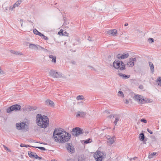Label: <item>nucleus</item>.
<instances>
[{
    "label": "nucleus",
    "mask_w": 161,
    "mask_h": 161,
    "mask_svg": "<svg viewBox=\"0 0 161 161\" xmlns=\"http://www.w3.org/2000/svg\"><path fill=\"white\" fill-rule=\"evenodd\" d=\"M115 114H111L109 116H108V118H114L115 117V116H114V115H115Z\"/></svg>",
    "instance_id": "nucleus-40"
},
{
    "label": "nucleus",
    "mask_w": 161,
    "mask_h": 161,
    "mask_svg": "<svg viewBox=\"0 0 161 161\" xmlns=\"http://www.w3.org/2000/svg\"><path fill=\"white\" fill-rule=\"evenodd\" d=\"M85 159L84 158V156L81 155L78 157V161H85Z\"/></svg>",
    "instance_id": "nucleus-27"
},
{
    "label": "nucleus",
    "mask_w": 161,
    "mask_h": 161,
    "mask_svg": "<svg viewBox=\"0 0 161 161\" xmlns=\"http://www.w3.org/2000/svg\"><path fill=\"white\" fill-rule=\"evenodd\" d=\"M86 115V113L85 112H80V111H78L77 112V114H76V117H85V115Z\"/></svg>",
    "instance_id": "nucleus-16"
},
{
    "label": "nucleus",
    "mask_w": 161,
    "mask_h": 161,
    "mask_svg": "<svg viewBox=\"0 0 161 161\" xmlns=\"http://www.w3.org/2000/svg\"><path fill=\"white\" fill-rule=\"evenodd\" d=\"M16 127L18 130H21L25 128L28 129V126L24 122L17 123L16 124Z\"/></svg>",
    "instance_id": "nucleus-6"
},
{
    "label": "nucleus",
    "mask_w": 161,
    "mask_h": 161,
    "mask_svg": "<svg viewBox=\"0 0 161 161\" xmlns=\"http://www.w3.org/2000/svg\"><path fill=\"white\" fill-rule=\"evenodd\" d=\"M83 133V130L78 127L74 128L71 131V134L76 137L82 134Z\"/></svg>",
    "instance_id": "nucleus-3"
},
{
    "label": "nucleus",
    "mask_w": 161,
    "mask_h": 161,
    "mask_svg": "<svg viewBox=\"0 0 161 161\" xmlns=\"http://www.w3.org/2000/svg\"><path fill=\"white\" fill-rule=\"evenodd\" d=\"M33 33L34 34L41 36L42 33L38 31L36 29H34L33 31Z\"/></svg>",
    "instance_id": "nucleus-22"
},
{
    "label": "nucleus",
    "mask_w": 161,
    "mask_h": 161,
    "mask_svg": "<svg viewBox=\"0 0 161 161\" xmlns=\"http://www.w3.org/2000/svg\"><path fill=\"white\" fill-rule=\"evenodd\" d=\"M156 154H157V153H156V152L153 153L149 155L148 158H151L153 157V156H155Z\"/></svg>",
    "instance_id": "nucleus-32"
},
{
    "label": "nucleus",
    "mask_w": 161,
    "mask_h": 161,
    "mask_svg": "<svg viewBox=\"0 0 161 161\" xmlns=\"http://www.w3.org/2000/svg\"><path fill=\"white\" fill-rule=\"evenodd\" d=\"M76 99L77 100H83L84 99V97L83 96H82V95H79L77 97Z\"/></svg>",
    "instance_id": "nucleus-29"
},
{
    "label": "nucleus",
    "mask_w": 161,
    "mask_h": 161,
    "mask_svg": "<svg viewBox=\"0 0 161 161\" xmlns=\"http://www.w3.org/2000/svg\"><path fill=\"white\" fill-rule=\"evenodd\" d=\"M118 75L120 76V77H122L123 78H124V75L125 74H122L121 73H119L118 74Z\"/></svg>",
    "instance_id": "nucleus-43"
},
{
    "label": "nucleus",
    "mask_w": 161,
    "mask_h": 161,
    "mask_svg": "<svg viewBox=\"0 0 161 161\" xmlns=\"http://www.w3.org/2000/svg\"><path fill=\"white\" fill-rule=\"evenodd\" d=\"M118 95L119 96H122V97H124V94L122 92L119 91L118 93Z\"/></svg>",
    "instance_id": "nucleus-33"
},
{
    "label": "nucleus",
    "mask_w": 161,
    "mask_h": 161,
    "mask_svg": "<svg viewBox=\"0 0 161 161\" xmlns=\"http://www.w3.org/2000/svg\"><path fill=\"white\" fill-rule=\"evenodd\" d=\"M134 99L137 102L139 103L142 104V100H143V97L139 95H136L134 97Z\"/></svg>",
    "instance_id": "nucleus-9"
},
{
    "label": "nucleus",
    "mask_w": 161,
    "mask_h": 161,
    "mask_svg": "<svg viewBox=\"0 0 161 161\" xmlns=\"http://www.w3.org/2000/svg\"><path fill=\"white\" fill-rule=\"evenodd\" d=\"M129 101L127 99L126 100L125 102V103H126V104L129 103Z\"/></svg>",
    "instance_id": "nucleus-51"
},
{
    "label": "nucleus",
    "mask_w": 161,
    "mask_h": 161,
    "mask_svg": "<svg viewBox=\"0 0 161 161\" xmlns=\"http://www.w3.org/2000/svg\"><path fill=\"white\" fill-rule=\"evenodd\" d=\"M69 34L66 32H64L63 34V36H68Z\"/></svg>",
    "instance_id": "nucleus-44"
},
{
    "label": "nucleus",
    "mask_w": 161,
    "mask_h": 161,
    "mask_svg": "<svg viewBox=\"0 0 161 161\" xmlns=\"http://www.w3.org/2000/svg\"><path fill=\"white\" fill-rule=\"evenodd\" d=\"M156 82L158 84V85L161 86V77H158L156 80Z\"/></svg>",
    "instance_id": "nucleus-25"
},
{
    "label": "nucleus",
    "mask_w": 161,
    "mask_h": 161,
    "mask_svg": "<svg viewBox=\"0 0 161 161\" xmlns=\"http://www.w3.org/2000/svg\"><path fill=\"white\" fill-rule=\"evenodd\" d=\"M71 135L64 131L62 129H57L53 132V137L55 141H59L61 143H64L68 141L70 138Z\"/></svg>",
    "instance_id": "nucleus-1"
},
{
    "label": "nucleus",
    "mask_w": 161,
    "mask_h": 161,
    "mask_svg": "<svg viewBox=\"0 0 161 161\" xmlns=\"http://www.w3.org/2000/svg\"><path fill=\"white\" fill-rule=\"evenodd\" d=\"M120 62V69L121 70H123L125 69V64L122 61Z\"/></svg>",
    "instance_id": "nucleus-18"
},
{
    "label": "nucleus",
    "mask_w": 161,
    "mask_h": 161,
    "mask_svg": "<svg viewBox=\"0 0 161 161\" xmlns=\"http://www.w3.org/2000/svg\"><path fill=\"white\" fill-rule=\"evenodd\" d=\"M49 57L50 58L52 59V62H53L54 63H56V56H53L52 55H50L49 56Z\"/></svg>",
    "instance_id": "nucleus-19"
},
{
    "label": "nucleus",
    "mask_w": 161,
    "mask_h": 161,
    "mask_svg": "<svg viewBox=\"0 0 161 161\" xmlns=\"http://www.w3.org/2000/svg\"><path fill=\"white\" fill-rule=\"evenodd\" d=\"M32 147L34 148H37L40 150H42L43 151H45L46 150V149H45L44 147Z\"/></svg>",
    "instance_id": "nucleus-31"
},
{
    "label": "nucleus",
    "mask_w": 161,
    "mask_h": 161,
    "mask_svg": "<svg viewBox=\"0 0 161 161\" xmlns=\"http://www.w3.org/2000/svg\"><path fill=\"white\" fill-rule=\"evenodd\" d=\"M38 157L39 156L36 153H35L34 157H33V158H34L36 159H37V158H38Z\"/></svg>",
    "instance_id": "nucleus-47"
},
{
    "label": "nucleus",
    "mask_w": 161,
    "mask_h": 161,
    "mask_svg": "<svg viewBox=\"0 0 161 161\" xmlns=\"http://www.w3.org/2000/svg\"><path fill=\"white\" fill-rule=\"evenodd\" d=\"M64 32V30L61 29L59 32H58V34L59 35H63Z\"/></svg>",
    "instance_id": "nucleus-37"
},
{
    "label": "nucleus",
    "mask_w": 161,
    "mask_h": 161,
    "mask_svg": "<svg viewBox=\"0 0 161 161\" xmlns=\"http://www.w3.org/2000/svg\"><path fill=\"white\" fill-rule=\"evenodd\" d=\"M38 46V45H35L34 44H30L29 46V48L31 49H34L37 50V47Z\"/></svg>",
    "instance_id": "nucleus-17"
},
{
    "label": "nucleus",
    "mask_w": 161,
    "mask_h": 161,
    "mask_svg": "<svg viewBox=\"0 0 161 161\" xmlns=\"http://www.w3.org/2000/svg\"><path fill=\"white\" fill-rule=\"evenodd\" d=\"M33 146H31L28 145H24V147H32Z\"/></svg>",
    "instance_id": "nucleus-50"
},
{
    "label": "nucleus",
    "mask_w": 161,
    "mask_h": 161,
    "mask_svg": "<svg viewBox=\"0 0 161 161\" xmlns=\"http://www.w3.org/2000/svg\"><path fill=\"white\" fill-rule=\"evenodd\" d=\"M128 25V23H125V25H125V26H127Z\"/></svg>",
    "instance_id": "nucleus-57"
},
{
    "label": "nucleus",
    "mask_w": 161,
    "mask_h": 161,
    "mask_svg": "<svg viewBox=\"0 0 161 161\" xmlns=\"http://www.w3.org/2000/svg\"><path fill=\"white\" fill-rule=\"evenodd\" d=\"M35 153L29 151L28 152V154L29 156L31 158H33L34 157Z\"/></svg>",
    "instance_id": "nucleus-26"
},
{
    "label": "nucleus",
    "mask_w": 161,
    "mask_h": 161,
    "mask_svg": "<svg viewBox=\"0 0 161 161\" xmlns=\"http://www.w3.org/2000/svg\"><path fill=\"white\" fill-rule=\"evenodd\" d=\"M89 67L90 68H91L92 69H94L95 71L96 70H95V69L93 68V67H91V66H90Z\"/></svg>",
    "instance_id": "nucleus-59"
},
{
    "label": "nucleus",
    "mask_w": 161,
    "mask_h": 161,
    "mask_svg": "<svg viewBox=\"0 0 161 161\" xmlns=\"http://www.w3.org/2000/svg\"><path fill=\"white\" fill-rule=\"evenodd\" d=\"M2 72H3V71L2 70V69H1L0 68V74H1V73Z\"/></svg>",
    "instance_id": "nucleus-60"
},
{
    "label": "nucleus",
    "mask_w": 161,
    "mask_h": 161,
    "mask_svg": "<svg viewBox=\"0 0 161 161\" xmlns=\"http://www.w3.org/2000/svg\"><path fill=\"white\" fill-rule=\"evenodd\" d=\"M66 148L68 152L70 153H73L75 152V149L73 146L70 145V143H67L66 144Z\"/></svg>",
    "instance_id": "nucleus-8"
},
{
    "label": "nucleus",
    "mask_w": 161,
    "mask_h": 161,
    "mask_svg": "<svg viewBox=\"0 0 161 161\" xmlns=\"http://www.w3.org/2000/svg\"><path fill=\"white\" fill-rule=\"evenodd\" d=\"M36 122L38 126L45 129L49 125V119L45 115H42L38 114L36 116Z\"/></svg>",
    "instance_id": "nucleus-2"
},
{
    "label": "nucleus",
    "mask_w": 161,
    "mask_h": 161,
    "mask_svg": "<svg viewBox=\"0 0 161 161\" xmlns=\"http://www.w3.org/2000/svg\"><path fill=\"white\" fill-rule=\"evenodd\" d=\"M41 37L43 39L46 40H48V38L47 37L45 36V35H43L42 34V35H41Z\"/></svg>",
    "instance_id": "nucleus-35"
},
{
    "label": "nucleus",
    "mask_w": 161,
    "mask_h": 161,
    "mask_svg": "<svg viewBox=\"0 0 161 161\" xmlns=\"http://www.w3.org/2000/svg\"><path fill=\"white\" fill-rule=\"evenodd\" d=\"M150 99H149L147 98H144L143 97V100H142V104H144L147 103H151L152 102L150 101Z\"/></svg>",
    "instance_id": "nucleus-21"
},
{
    "label": "nucleus",
    "mask_w": 161,
    "mask_h": 161,
    "mask_svg": "<svg viewBox=\"0 0 161 161\" xmlns=\"http://www.w3.org/2000/svg\"><path fill=\"white\" fill-rule=\"evenodd\" d=\"M50 75L52 77L55 78H61L62 77L61 74L54 70H51L49 72Z\"/></svg>",
    "instance_id": "nucleus-7"
},
{
    "label": "nucleus",
    "mask_w": 161,
    "mask_h": 161,
    "mask_svg": "<svg viewBox=\"0 0 161 161\" xmlns=\"http://www.w3.org/2000/svg\"><path fill=\"white\" fill-rule=\"evenodd\" d=\"M129 54L128 53H124L122 55L118 54L117 55V58L119 59H123L128 57Z\"/></svg>",
    "instance_id": "nucleus-10"
},
{
    "label": "nucleus",
    "mask_w": 161,
    "mask_h": 161,
    "mask_svg": "<svg viewBox=\"0 0 161 161\" xmlns=\"http://www.w3.org/2000/svg\"><path fill=\"white\" fill-rule=\"evenodd\" d=\"M12 51H13V50H11V52H12Z\"/></svg>",
    "instance_id": "nucleus-63"
},
{
    "label": "nucleus",
    "mask_w": 161,
    "mask_h": 161,
    "mask_svg": "<svg viewBox=\"0 0 161 161\" xmlns=\"http://www.w3.org/2000/svg\"><path fill=\"white\" fill-rule=\"evenodd\" d=\"M29 111H30L32 110V107H29L28 108Z\"/></svg>",
    "instance_id": "nucleus-49"
},
{
    "label": "nucleus",
    "mask_w": 161,
    "mask_h": 161,
    "mask_svg": "<svg viewBox=\"0 0 161 161\" xmlns=\"http://www.w3.org/2000/svg\"><path fill=\"white\" fill-rule=\"evenodd\" d=\"M137 158V157H134V158H132V159H133V160H135V159H136V158Z\"/></svg>",
    "instance_id": "nucleus-56"
},
{
    "label": "nucleus",
    "mask_w": 161,
    "mask_h": 161,
    "mask_svg": "<svg viewBox=\"0 0 161 161\" xmlns=\"http://www.w3.org/2000/svg\"><path fill=\"white\" fill-rule=\"evenodd\" d=\"M115 116V120L114 122V124L115 126L117 125L118 122L119 120L120 116L119 115L116 114Z\"/></svg>",
    "instance_id": "nucleus-15"
},
{
    "label": "nucleus",
    "mask_w": 161,
    "mask_h": 161,
    "mask_svg": "<svg viewBox=\"0 0 161 161\" xmlns=\"http://www.w3.org/2000/svg\"><path fill=\"white\" fill-rule=\"evenodd\" d=\"M130 76V75H124V78L125 79H128L129 78Z\"/></svg>",
    "instance_id": "nucleus-45"
},
{
    "label": "nucleus",
    "mask_w": 161,
    "mask_h": 161,
    "mask_svg": "<svg viewBox=\"0 0 161 161\" xmlns=\"http://www.w3.org/2000/svg\"><path fill=\"white\" fill-rule=\"evenodd\" d=\"M37 159H38L39 160H41L42 159V157H38V158Z\"/></svg>",
    "instance_id": "nucleus-54"
},
{
    "label": "nucleus",
    "mask_w": 161,
    "mask_h": 161,
    "mask_svg": "<svg viewBox=\"0 0 161 161\" xmlns=\"http://www.w3.org/2000/svg\"><path fill=\"white\" fill-rule=\"evenodd\" d=\"M147 131L150 134H152L153 133V131L151 130H149L148 128L147 129Z\"/></svg>",
    "instance_id": "nucleus-46"
},
{
    "label": "nucleus",
    "mask_w": 161,
    "mask_h": 161,
    "mask_svg": "<svg viewBox=\"0 0 161 161\" xmlns=\"http://www.w3.org/2000/svg\"><path fill=\"white\" fill-rule=\"evenodd\" d=\"M94 157L96 161H102L104 157L103 153L100 151H98L97 153L94 154Z\"/></svg>",
    "instance_id": "nucleus-5"
},
{
    "label": "nucleus",
    "mask_w": 161,
    "mask_h": 161,
    "mask_svg": "<svg viewBox=\"0 0 161 161\" xmlns=\"http://www.w3.org/2000/svg\"><path fill=\"white\" fill-rule=\"evenodd\" d=\"M141 121L145 123H147V120L145 119H141Z\"/></svg>",
    "instance_id": "nucleus-42"
},
{
    "label": "nucleus",
    "mask_w": 161,
    "mask_h": 161,
    "mask_svg": "<svg viewBox=\"0 0 161 161\" xmlns=\"http://www.w3.org/2000/svg\"><path fill=\"white\" fill-rule=\"evenodd\" d=\"M16 6L14 4L13 6H11L9 8V9L11 10H13V9L16 7Z\"/></svg>",
    "instance_id": "nucleus-39"
},
{
    "label": "nucleus",
    "mask_w": 161,
    "mask_h": 161,
    "mask_svg": "<svg viewBox=\"0 0 161 161\" xmlns=\"http://www.w3.org/2000/svg\"><path fill=\"white\" fill-rule=\"evenodd\" d=\"M149 64L152 72L153 73L154 72V67L153 65V63L151 62H149Z\"/></svg>",
    "instance_id": "nucleus-20"
},
{
    "label": "nucleus",
    "mask_w": 161,
    "mask_h": 161,
    "mask_svg": "<svg viewBox=\"0 0 161 161\" xmlns=\"http://www.w3.org/2000/svg\"><path fill=\"white\" fill-rule=\"evenodd\" d=\"M45 103L47 105L50 106L52 107H54V102L50 99L46 100L45 101Z\"/></svg>",
    "instance_id": "nucleus-14"
},
{
    "label": "nucleus",
    "mask_w": 161,
    "mask_h": 161,
    "mask_svg": "<svg viewBox=\"0 0 161 161\" xmlns=\"http://www.w3.org/2000/svg\"><path fill=\"white\" fill-rule=\"evenodd\" d=\"M36 109V108H35V109H34L33 110H35Z\"/></svg>",
    "instance_id": "nucleus-64"
},
{
    "label": "nucleus",
    "mask_w": 161,
    "mask_h": 161,
    "mask_svg": "<svg viewBox=\"0 0 161 161\" xmlns=\"http://www.w3.org/2000/svg\"><path fill=\"white\" fill-rule=\"evenodd\" d=\"M140 140L141 141H143L145 140V136L144 134L143 133H142L140 134L139 136Z\"/></svg>",
    "instance_id": "nucleus-23"
},
{
    "label": "nucleus",
    "mask_w": 161,
    "mask_h": 161,
    "mask_svg": "<svg viewBox=\"0 0 161 161\" xmlns=\"http://www.w3.org/2000/svg\"><path fill=\"white\" fill-rule=\"evenodd\" d=\"M136 61V58H129V61L127 63V65L129 67H132L134 65V62Z\"/></svg>",
    "instance_id": "nucleus-11"
},
{
    "label": "nucleus",
    "mask_w": 161,
    "mask_h": 161,
    "mask_svg": "<svg viewBox=\"0 0 161 161\" xmlns=\"http://www.w3.org/2000/svg\"><path fill=\"white\" fill-rule=\"evenodd\" d=\"M148 42L150 43H152L154 42V40L152 38H149L148 39Z\"/></svg>",
    "instance_id": "nucleus-36"
},
{
    "label": "nucleus",
    "mask_w": 161,
    "mask_h": 161,
    "mask_svg": "<svg viewBox=\"0 0 161 161\" xmlns=\"http://www.w3.org/2000/svg\"><path fill=\"white\" fill-rule=\"evenodd\" d=\"M139 88L141 89H143L144 88V86L142 85H141L139 86Z\"/></svg>",
    "instance_id": "nucleus-48"
},
{
    "label": "nucleus",
    "mask_w": 161,
    "mask_h": 161,
    "mask_svg": "<svg viewBox=\"0 0 161 161\" xmlns=\"http://www.w3.org/2000/svg\"><path fill=\"white\" fill-rule=\"evenodd\" d=\"M21 108V106L18 104L13 105L9 107L7 109L6 111L9 113L13 111H18Z\"/></svg>",
    "instance_id": "nucleus-4"
},
{
    "label": "nucleus",
    "mask_w": 161,
    "mask_h": 161,
    "mask_svg": "<svg viewBox=\"0 0 161 161\" xmlns=\"http://www.w3.org/2000/svg\"><path fill=\"white\" fill-rule=\"evenodd\" d=\"M24 145H25V144H23L22 143H21V144L20 145V146L21 147H24Z\"/></svg>",
    "instance_id": "nucleus-53"
},
{
    "label": "nucleus",
    "mask_w": 161,
    "mask_h": 161,
    "mask_svg": "<svg viewBox=\"0 0 161 161\" xmlns=\"http://www.w3.org/2000/svg\"><path fill=\"white\" fill-rule=\"evenodd\" d=\"M132 158H130V161H132Z\"/></svg>",
    "instance_id": "nucleus-62"
},
{
    "label": "nucleus",
    "mask_w": 161,
    "mask_h": 161,
    "mask_svg": "<svg viewBox=\"0 0 161 161\" xmlns=\"http://www.w3.org/2000/svg\"><path fill=\"white\" fill-rule=\"evenodd\" d=\"M51 161H57V160L55 159H52L51 160Z\"/></svg>",
    "instance_id": "nucleus-61"
},
{
    "label": "nucleus",
    "mask_w": 161,
    "mask_h": 161,
    "mask_svg": "<svg viewBox=\"0 0 161 161\" xmlns=\"http://www.w3.org/2000/svg\"><path fill=\"white\" fill-rule=\"evenodd\" d=\"M117 33V31L115 29L111 30L108 31L106 32L107 35L108 36L112 35L114 36Z\"/></svg>",
    "instance_id": "nucleus-12"
},
{
    "label": "nucleus",
    "mask_w": 161,
    "mask_h": 161,
    "mask_svg": "<svg viewBox=\"0 0 161 161\" xmlns=\"http://www.w3.org/2000/svg\"><path fill=\"white\" fill-rule=\"evenodd\" d=\"M13 53L14 54H16V55H22V53H19L18 52L14 51V52H13Z\"/></svg>",
    "instance_id": "nucleus-41"
},
{
    "label": "nucleus",
    "mask_w": 161,
    "mask_h": 161,
    "mask_svg": "<svg viewBox=\"0 0 161 161\" xmlns=\"http://www.w3.org/2000/svg\"><path fill=\"white\" fill-rule=\"evenodd\" d=\"M88 40L89 41H92V40H91V37L90 36H88Z\"/></svg>",
    "instance_id": "nucleus-52"
},
{
    "label": "nucleus",
    "mask_w": 161,
    "mask_h": 161,
    "mask_svg": "<svg viewBox=\"0 0 161 161\" xmlns=\"http://www.w3.org/2000/svg\"><path fill=\"white\" fill-rule=\"evenodd\" d=\"M21 2V0H18L14 4L16 6L18 7L20 5Z\"/></svg>",
    "instance_id": "nucleus-30"
},
{
    "label": "nucleus",
    "mask_w": 161,
    "mask_h": 161,
    "mask_svg": "<svg viewBox=\"0 0 161 161\" xmlns=\"http://www.w3.org/2000/svg\"><path fill=\"white\" fill-rule=\"evenodd\" d=\"M143 144H146V141L145 140H144L143 141Z\"/></svg>",
    "instance_id": "nucleus-58"
},
{
    "label": "nucleus",
    "mask_w": 161,
    "mask_h": 161,
    "mask_svg": "<svg viewBox=\"0 0 161 161\" xmlns=\"http://www.w3.org/2000/svg\"><path fill=\"white\" fill-rule=\"evenodd\" d=\"M91 139L90 138H89L88 139L86 140H84V143L85 144H87L88 143H89L91 142V141H90Z\"/></svg>",
    "instance_id": "nucleus-34"
},
{
    "label": "nucleus",
    "mask_w": 161,
    "mask_h": 161,
    "mask_svg": "<svg viewBox=\"0 0 161 161\" xmlns=\"http://www.w3.org/2000/svg\"><path fill=\"white\" fill-rule=\"evenodd\" d=\"M114 67L116 69H119L120 68V61H114L113 63Z\"/></svg>",
    "instance_id": "nucleus-13"
},
{
    "label": "nucleus",
    "mask_w": 161,
    "mask_h": 161,
    "mask_svg": "<svg viewBox=\"0 0 161 161\" xmlns=\"http://www.w3.org/2000/svg\"><path fill=\"white\" fill-rule=\"evenodd\" d=\"M104 112H106V113H108V114H109L110 113V112L109 111H108L107 110H105L104 111Z\"/></svg>",
    "instance_id": "nucleus-55"
},
{
    "label": "nucleus",
    "mask_w": 161,
    "mask_h": 161,
    "mask_svg": "<svg viewBox=\"0 0 161 161\" xmlns=\"http://www.w3.org/2000/svg\"><path fill=\"white\" fill-rule=\"evenodd\" d=\"M37 50H40V49H42L44 51H47V49H46L42 47L40 45H38V46H37Z\"/></svg>",
    "instance_id": "nucleus-28"
},
{
    "label": "nucleus",
    "mask_w": 161,
    "mask_h": 161,
    "mask_svg": "<svg viewBox=\"0 0 161 161\" xmlns=\"http://www.w3.org/2000/svg\"><path fill=\"white\" fill-rule=\"evenodd\" d=\"M108 142L110 144H113L114 142V137H113L111 138H110L108 139Z\"/></svg>",
    "instance_id": "nucleus-24"
},
{
    "label": "nucleus",
    "mask_w": 161,
    "mask_h": 161,
    "mask_svg": "<svg viewBox=\"0 0 161 161\" xmlns=\"http://www.w3.org/2000/svg\"><path fill=\"white\" fill-rule=\"evenodd\" d=\"M3 147L5 149L7 150V151H8L9 152H11V150H10V149H9L8 147H6L5 146L3 145Z\"/></svg>",
    "instance_id": "nucleus-38"
}]
</instances>
